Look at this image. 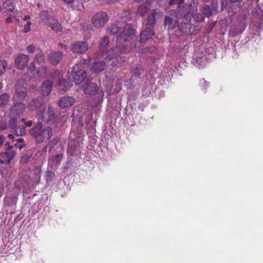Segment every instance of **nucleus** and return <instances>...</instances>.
Masks as SVG:
<instances>
[{
  "mask_svg": "<svg viewBox=\"0 0 263 263\" xmlns=\"http://www.w3.org/2000/svg\"><path fill=\"white\" fill-rule=\"evenodd\" d=\"M28 133L36 144H41L51 138L52 130L49 126H44L43 123L39 121L29 130Z\"/></svg>",
  "mask_w": 263,
  "mask_h": 263,
  "instance_id": "f257e3e1",
  "label": "nucleus"
},
{
  "mask_svg": "<svg viewBox=\"0 0 263 263\" xmlns=\"http://www.w3.org/2000/svg\"><path fill=\"white\" fill-rule=\"evenodd\" d=\"M130 50L131 47L124 45H117L115 47L108 49L103 59L110 61L111 63L109 65L111 66H119L120 64L125 61V57L120 56V54L129 52Z\"/></svg>",
  "mask_w": 263,
  "mask_h": 263,
  "instance_id": "f03ea898",
  "label": "nucleus"
},
{
  "mask_svg": "<svg viewBox=\"0 0 263 263\" xmlns=\"http://www.w3.org/2000/svg\"><path fill=\"white\" fill-rule=\"evenodd\" d=\"M108 32L114 35L117 33H120L117 37V42H125L132 38L134 35L136 30L130 24H126L123 29L117 25L111 24L107 28Z\"/></svg>",
  "mask_w": 263,
  "mask_h": 263,
  "instance_id": "7ed1b4c3",
  "label": "nucleus"
},
{
  "mask_svg": "<svg viewBox=\"0 0 263 263\" xmlns=\"http://www.w3.org/2000/svg\"><path fill=\"white\" fill-rule=\"evenodd\" d=\"M82 66L81 64H77L69 69L67 72L69 80L74 81L76 84H80L83 82L86 77V72Z\"/></svg>",
  "mask_w": 263,
  "mask_h": 263,
  "instance_id": "20e7f679",
  "label": "nucleus"
},
{
  "mask_svg": "<svg viewBox=\"0 0 263 263\" xmlns=\"http://www.w3.org/2000/svg\"><path fill=\"white\" fill-rule=\"evenodd\" d=\"M184 0H170L169 5L171 7H173L174 5H177V14L185 18L186 21L190 22L192 19V15L191 13L189 12L188 7H185L184 6H182Z\"/></svg>",
  "mask_w": 263,
  "mask_h": 263,
  "instance_id": "39448f33",
  "label": "nucleus"
},
{
  "mask_svg": "<svg viewBox=\"0 0 263 263\" xmlns=\"http://www.w3.org/2000/svg\"><path fill=\"white\" fill-rule=\"evenodd\" d=\"M107 21L108 16L103 11L96 13L92 18V24L97 28L103 27Z\"/></svg>",
  "mask_w": 263,
  "mask_h": 263,
  "instance_id": "423d86ee",
  "label": "nucleus"
},
{
  "mask_svg": "<svg viewBox=\"0 0 263 263\" xmlns=\"http://www.w3.org/2000/svg\"><path fill=\"white\" fill-rule=\"evenodd\" d=\"M8 126L11 132L17 136H24L26 134V129L24 127H18L17 124V119L14 117H11L9 120Z\"/></svg>",
  "mask_w": 263,
  "mask_h": 263,
  "instance_id": "0eeeda50",
  "label": "nucleus"
},
{
  "mask_svg": "<svg viewBox=\"0 0 263 263\" xmlns=\"http://www.w3.org/2000/svg\"><path fill=\"white\" fill-rule=\"evenodd\" d=\"M192 63L199 68H202L208 63V59L202 52H197L194 55Z\"/></svg>",
  "mask_w": 263,
  "mask_h": 263,
  "instance_id": "6e6552de",
  "label": "nucleus"
},
{
  "mask_svg": "<svg viewBox=\"0 0 263 263\" xmlns=\"http://www.w3.org/2000/svg\"><path fill=\"white\" fill-rule=\"evenodd\" d=\"M57 118L53 108L49 106L47 110H45L42 115L43 120L46 123L54 122Z\"/></svg>",
  "mask_w": 263,
  "mask_h": 263,
  "instance_id": "1a4fd4ad",
  "label": "nucleus"
},
{
  "mask_svg": "<svg viewBox=\"0 0 263 263\" xmlns=\"http://www.w3.org/2000/svg\"><path fill=\"white\" fill-rule=\"evenodd\" d=\"M241 0H227L226 2V7L228 13H235L242 7Z\"/></svg>",
  "mask_w": 263,
  "mask_h": 263,
  "instance_id": "9d476101",
  "label": "nucleus"
},
{
  "mask_svg": "<svg viewBox=\"0 0 263 263\" xmlns=\"http://www.w3.org/2000/svg\"><path fill=\"white\" fill-rule=\"evenodd\" d=\"M161 14V11L158 9H153L145 21V26L151 27L155 25L156 18Z\"/></svg>",
  "mask_w": 263,
  "mask_h": 263,
  "instance_id": "9b49d317",
  "label": "nucleus"
},
{
  "mask_svg": "<svg viewBox=\"0 0 263 263\" xmlns=\"http://www.w3.org/2000/svg\"><path fill=\"white\" fill-rule=\"evenodd\" d=\"M109 43V39L108 36H105L102 39L99 45L98 57L104 58L105 54H106L107 51L108 50H107V48L108 47Z\"/></svg>",
  "mask_w": 263,
  "mask_h": 263,
  "instance_id": "f8f14e48",
  "label": "nucleus"
},
{
  "mask_svg": "<svg viewBox=\"0 0 263 263\" xmlns=\"http://www.w3.org/2000/svg\"><path fill=\"white\" fill-rule=\"evenodd\" d=\"M25 105L22 102H16L13 103V105L11 107L10 112L11 115L20 116L25 111Z\"/></svg>",
  "mask_w": 263,
  "mask_h": 263,
  "instance_id": "ddd939ff",
  "label": "nucleus"
},
{
  "mask_svg": "<svg viewBox=\"0 0 263 263\" xmlns=\"http://www.w3.org/2000/svg\"><path fill=\"white\" fill-rule=\"evenodd\" d=\"M29 61L28 55L24 54L18 55L15 59V64L16 67L19 69H23L27 65Z\"/></svg>",
  "mask_w": 263,
  "mask_h": 263,
  "instance_id": "4468645a",
  "label": "nucleus"
},
{
  "mask_svg": "<svg viewBox=\"0 0 263 263\" xmlns=\"http://www.w3.org/2000/svg\"><path fill=\"white\" fill-rule=\"evenodd\" d=\"M16 153L14 151H6L0 153L2 164H9L11 161L14 158Z\"/></svg>",
  "mask_w": 263,
  "mask_h": 263,
  "instance_id": "2eb2a0df",
  "label": "nucleus"
},
{
  "mask_svg": "<svg viewBox=\"0 0 263 263\" xmlns=\"http://www.w3.org/2000/svg\"><path fill=\"white\" fill-rule=\"evenodd\" d=\"M63 54L61 51H55L48 55V60L52 65H58L62 59Z\"/></svg>",
  "mask_w": 263,
  "mask_h": 263,
  "instance_id": "dca6fc26",
  "label": "nucleus"
},
{
  "mask_svg": "<svg viewBox=\"0 0 263 263\" xmlns=\"http://www.w3.org/2000/svg\"><path fill=\"white\" fill-rule=\"evenodd\" d=\"M88 49L86 43L84 42H77L71 45V50L76 53H84Z\"/></svg>",
  "mask_w": 263,
  "mask_h": 263,
  "instance_id": "f3484780",
  "label": "nucleus"
},
{
  "mask_svg": "<svg viewBox=\"0 0 263 263\" xmlns=\"http://www.w3.org/2000/svg\"><path fill=\"white\" fill-rule=\"evenodd\" d=\"M83 89L86 94L92 95L99 91V88L95 83L87 82L85 84Z\"/></svg>",
  "mask_w": 263,
  "mask_h": 263,
  "instance_id": "a211bd4d",
  "label": "nucleus"
},
{
  "mask_svg": "<svg viewBox=\"0 0 263 263\" xmlns=\"http://www.w3.org/2000/svg\"><path fill=\"white\" fill-rule=\"evenodd\" d=\"M75 102L72 97H63L58 101L59 106L62 108L68 107L71 106Z\"/></svg>",
  "mask_w": 263,
  "mask_h": 263,
  "instance_id": "6ab92c4d",
  "label": "nucleus"
},
{
  "mask_svg": "<svg viewBox=\"0 0 263 263\" xmlns=\"http://www.w3.org/2000/svg\"><path fill=\"white\" fill-rule=\"evenodd\" d=\"M63 157V154L52 156L48 159V165L52 168L56 167L60 165Z\"/></svg>",
  "mask_w": 263,
  "mask_h": 263,
  "instance_id": "aec40b11",
  "label": "nucleus"
},
{
  "mask_svg": "<svg viewBox=\"0 0 263 263\" xmlns=\"http://www.w3.org/2000/svg\"><path fill=\"white\" fill-rule=\"evenodd\" d=\"M154 35V33L152 28L147 27L140 33V42H144L151 39Z\"/></svg>",
  "mask_w": 263,
  "mask_h": 263,
  "instance_id": "412c9836",
  "label": "nucleus"
},
{
  "mask_svg": "<svg viewBox=\"0 0 263 263\" xmlns=\"http://www.w3.org/2000/svg\"><path fill=\"white\" fill-rule=\"evenodd\" d=\"M106 67V63L103 61L95 62L91 67V70L95 73H99L104 70Z\"/></svg>",
  "mask_w": 263,
  "mask_h": 263,
  "instance_id": "4be33fe9",
  "label": "nucleus"
},
{
  "mask_svg": "<svg viewBox=\"0 0 263 263\" xmlns=\"http://www.w3.org/2000/svg\"><path fill=\"white\" fill-rule=\"evenodd\" d=\"M43 104V99L42 98H37L32 99L28 104V109L31 111H33L40 108Z\"/></svg>",
  "mask_w": 263,
  "mask_h": 263,
  "instance_id": "5701e85b",
  "label": "nucleus"
},
{
  "mask_svg": "<svg viewBox=\"0 0 263 263\" xmlns=\"http://www.w3.org/2000/svg\"><path fill=\"white\" fill-rule=\"evenodd\" d=\"M53 86V83L51 81H44L41 86V91L43 96H47L50 93Z\"/></svg>",
  "mask_w": 263,
  "mask_h": 263,
  "instance_id": "b1692460",
  "label": "nucleus"
},
{
  "mask_svg": "<svg viewBox=\"0 0 263 263\" xmlns=\"http://www.w3.org/2000/svg\"><path fill=\"white\" fill-rule=\"evenodd\" d=\"M26 96V92L25 91L20 90L16 87L15 93L13 97V103L16 102H21V101H23L25 99Z\"/></svg>",
  "mask_w": 263,
  "mask_h": 263,
  "instance_id": "393cba45",
  "label": "nucleus"
},
{
  "mask_svg": "<svg viewBox=\"0 0 263 263\" xmlns=\"http://www.w3.org/2000/svg\"><path fill=\"white\" fill-rule=\"evenodd\" d=\"M42 22L46 25H48L54 18L49 14L47 10L43 11L40 14Z\"/></svg>",
  "mask_w": 263,
  "mask_h": 263,
  "instance_id": "a878e982",
  "label": "nucleus"
},
{
  "mask_svg": "<svg viewBox=\"0 0 263 263\" xmlns=\"http://www.w3.org/2000/svg\"><path fill=\"white\" fill-rule=\"evenodd\" d=\"M143 70L144 69L141 65H136V66L131 67L130 72L132 77L135 78V79L139 78L140 75L143 72Z\"/></svg>",
  "mask_w": 263,
  "mask_h": 263,
  "instance_id": "bb28decb",
  "label": "nucleus"
},
{
  "mask_svg": "<svg viewBox=\"0 0 263 263\" xmlns=\"http://www.w3.org/2000/svg\"><path fill=\"white\" fill-rule=\"evenodd\" d=\"M177 23V21L173 19L171 17L169 16L165 17L164 24L165 27H167L168 30L174 29Z\"/></svg>",
  "mask_w": 263,
  "mask_h": 263,
  "instance_id": "cd10ccee",
  "label": "nucleus"
},
{
  "mask_svg": "<svg viewBox=\"0 0 263 263\" xmlns=\"http://www.w3.org/2000/svg\"><path fill=\"white\" fill-rule=\"evenodd\" d=\"M17 201V196H7L4 199V205L5 206H11L15 205Z\"/></svg>",
  "mask_w": 263,
  "mask_h": 263,
  "instance_id": "c85d7f7f",
  "label": "nucleus"
},
{
  "mask_svg": "<svg viewBox=\"0 0 263 263\" xmlns=\"http://www.w3.org/2000/svg\"><path fill=\"white\" fill-rule=\"evenodd\" d=\"M178 30L183 33H191V25L187 23H180L177 25Z\"/></svg>",
  "mask_w": 263,
  "mask_h": 263,
  "instance_id": "c756f323",
  "label": "nucleus"
},
{
  "mask_svg": "<svg viewBox=\"0 0 263 263\" xmlns=\"http://www.w3.org/2000/svg\"><path fill=\"white\" fill-rule=\"evenodd\" d=\"M150 4L148 3H145L141 4L138 8L137 15L142 17L144 16L149 9Z\"/></svg>",
  "mask_w": 263,
  "mask_h": 263,
  "instance_id": "7c9ffc66",
  "label": "nucleus"
},
{
  "mask_svg": "<svg viewBox=\"0 0 263 263\" xmlns=\"http://www.w3.org/2000/svg\"><path fill=\"white\" fill-rule=\"evenodd\" d=\"M80 147L79 142L76 141H71L69 144L67 148V152L71 156L74 155V152L78 150Z\"/></svg>",
  "mask_w": 263,
  "mask_h": 263,
  "instance_id": "2f4dec72",
  "label": "nucleus"
},
{
  "mask_svg": "<svg viewBox=\"0 0 263 263\" xmlns=\"http://www.w3.org/2000/svg\"><path fill=\"white\" fill-rule=\"evenodd\" d=\"M57 85L59 87L63 86L62 90L64 92L67 91L72 86L71 82H66L63 78H60L57 82Z\"/></svg>",
  "mask_w": 263,
  "mask_h": 263,
  "instance_id": "473e14b6",
  "label": "nucleus"
},
{
  "mask_svg": "<svg viewBox=\"0 0 263 263\" xmlns=\"http://www.w3.org/2000/svg\"><path fill=\"white\" fill-rule=\"evenodd\" d=\"M47 26L56 32H60L62 31V25L58 20L54 18L52 20V21Z\"/></svg>",
  "mask_w": 263,
  "mask_h": 263,
  "instance_id": "72a5a7b5",
  "label": "nucleus"
},
{
  "mask_svg": "<svg viewBox=\"0 0 263 263\" xmlns=\"http://www.w3.org/2000/svg\"><path fill=\"white\" fill-rule=\"evenodd\" d=\"M69 7L73 9L82 10L84 9L83 0H71Z\"/></svg>",
  "mask_w": 263,
  "mask_h": 263,
  "instance_id": "f704fd0d",
  "label": "nucleus"
},
{
  "mask_svg": "<svg viewBox=\"0 0 263 263\" xmlns=\"http://www.w3.org/2000/svg\"><path fill=\"white\" fill-rule=\"evenodd\" d=\"M48 147V145H46L43 149L39 150L35 155V159H37L38 158L41 161L45 160Z\"/></svg>",
  "mask_w": 263,
  "mask_h": 263,
  "instance_id": "c9c22d12",
  "label": "nucleus"
},
{
  "mask_svg": "<svg viewBox=\"0 0 263 263\" xmlns=\"http://www.w3.org/2000/svg\"><path fill=\"white\" fill-rule=\"evenodd\" d=\"M201 10L204 16L210 17L212 15V10L210 6L208 5H203Z\"/></svg>",
  "mask_w": 263,
  "mask_h": 263,
  "instance_id": "e433bc0d",
  "label": "nucleus"
},
{
  "mask_svg": "<svg viewBox=\"0 0 263 263\" xmlns=\"http://www.w3.org/2000/svg\"><path fill=\"white\" fill-rule=\"evenodd\" d=\"M32 156V153L30 151H28L26 153L24 154L20 159V163L26 164L29 162Z\"/></svg>",
  "mask_w": 263,
  "mask_h": 263,
  "instance_id": "4c0bfd02",
  "label": "nucleus"
},
{
  "mask_svg": "<svg viewBox=\"0 0 263 263\" xmlns=\"http://www.w3.org/2000/svg\"><path fill=\"white\" fill-rule=\"evenodd\" d=\"M9 96L8 93H4L0 95V107L5 106L8 102Z\"/></svg>",
  "mask_w": 263,
  "mask_h": 263,
  "instance_id": "58836bf2",
  "label": "nucleus"
},
{
  "mask_svg": "<svg viewBox=\"0 0 263 263\" xmlns=\"http://www.w3.org/2000/svg\"><path fill=\"white\" fill-rule=\"evenodd\" d=\"M3 6L7 9V11L12 12L14 10L13 4L10 0H6L3 4Z\"/></svg>",
  "mask_w": 263,
  "mask_h": 263,
  "instance_id": "ea45409f",
  "label": "nucleus"
},
{
  "mask_svg": "<svg viewBox=\"0 0 263 263\" xmlns=\"http://www.w3.org/2000/svg\"><path fill=\"white\" fill-rule=\"evenodd\" d=\"M34 60L39 64L44 63L45 62L44 54L42 51L36 53L35 55Z\"/></svg>",
  "mask_w": 263,
  "mask_h": 263,
  "instance_id": "a19ab883",
  "label": "nucleus"
},
{
  "mask_svg": "<svg viewBox=\"0 0 263 263\" xmlns=\"http://www.w3.org/2000/svg\"><path fill=\"white\" fill-rule=\"evenodd\" d=\"M191 14L192 15V18L193 17L197 22H201L203 21L204 20L205 16H204L203 13L202 14L201 13H197L195 14L194 15L192 14Z\"/></svg>",
  "mask_w": 263,
  "mask_h": 263,
  "instance_id": "79ce46f5",
  "label": "nucleus"
},
{
  "mask_svg": "<svg viewBox=\"0 0 263 263\" xmlns=\"http://www.w3.org/2000/svg\"><path fill=\"white\" fill-rule=\"evenodd\" d=\"M55 178V174L50 171H47L46 172V179L47 181L48 182H51L53 180V179Z\"/></svg>",
  "mask_w": 263,
  "mask_h": 263,
  "instance_id": "37998d69",
  "label": "nucleus"
},
{
  "mask_svg": "<svg viewBox=\"0 0 263 263\" xmlns=\"http://www.w3.org/2000/svg\"><path fill=\"white\" fill-rule=\"evenodd\" d=\"M7 67V63L5 60L0 61V75L2 74L4 71Z\"/></svg>",
  "mask_w": 263,
  "mask_h": 263,
  "instance_id": "c03bdc74",
  "label": "nucleus"
},
{
  "mask_svg": "<svg viewBox=\"0 0 263 263\" xmlns=\"http://www.w3.org/2000/svg\"><path fill=\"white\" fill-rule=\"evenodd\" d=\"M59 141V139L58 138H53L51 139L50 141H49L48 144H47L48 145V147H49V150L50 151L53 146L58 143Z\"/></svg>",
  "mask_w": 263,
  "mask_h": 263,
  "instance_id": "a18cd8bd",
  "label": "nucleus"
},
{
  "mask_svg": "<svg viewBox=\"0 0 263 263\" xmlns=\"http://www.w3.org/2000/svg\"><path fill=\"white\" fill-rule=\"evenodd\" d=\"M31 22L28 21L27 24L24 26V28L22 30L23 33H27L30 30Z\"/></svg>",
  "mask_w": 263,
  "mask_h": 263,
  "instance_id": "49530a36",
  "label": "nucleus"
},
{
  "mask_svg": "<svg viewBox=\"0 0 263 263\" xmlns=\"http://www.w3.org/2000/svg\"><path fill=\"white\" fill-rule=\"evenodd\" d=\"M200 85L203 88V89H205L209 86V83H208L204 79H202L200 81Z\"/></svg>",
  "mask_w": 263,
  "mask_h": 263,
  "instance_id": "de8ad7c7",
  "label": "nucleus"
},
{
  "mask_svg": "<svg viewBox=\"0 0 263 263\" xmlns=\"http://www.w3.org/2000/svg\"><path fill=\"white\" fill-rule=\"evenodd\" d=\"M13 148V145H11L10 142H6L5 144V149L7 151H12V148Z\"/></svg>",
  "mask_w": 263,
  "mask_h": 263,
  "instance_id": "09e8293b",
  "label": "nucleus"
},
{
  "mask_svg": "<svg viewBox=\"0 0 263 263\" xmlns=\"http://www.w3.org/2000/svg\"><path fill=\"white\" fill-rule=\"evenodd\" d=\"M35 49V47L32 45H29L26 47L27 52L29 53H32Z\"/></svg>",
  "mask_w": 263,
  "mask_h": 263,
  "instance_id": "8fccbe9b",
  "label": "nucleus"
},
{
  "mask_svg": "<svg viewBox=\"0 0 263 263\" xmlns=\"http://www.w3.org/2000/svg\"><path fill=\"white\" fill-rule=\"evenodd\" d=\"M33 125V122L32 120L27 121L25 123V125H23L21 127H24V129H26V127H31Z\"/></svg>",
  "mask_w": 263,
  "mask_h": 263,
  "instance_id": "3c124183",
  "label": "nucleus"
},
{
  "mask_svg": "<svg viewBox=\"0 0 263 263\" xmlns=\"http://www.w3.org/2000/svg\"><path fill=\"white\" fill-rule=\"evenodd\" d=\"M28 69L30 72H33L35 71V65L34 63L31 62V63H30V64L28 66Z\"/></svg>",
  "mask_w": 263,
  "mask_h": 263,
  "instance_id": "603ef678",
  "label": "nucleus"
},
{
  "mask_svg": "<svg viewBox=\"0 0 263 263\" xmlns=\"http://www.w3.org/2000/svg\"><path fill=\"white\" fill-rule=\"evenodd\" d=\"M7 127V124L4 122H0V131L5 129Z\"/></svg>",
  "mask_w": 263,
  "mask_h": 263,
  "instance_id": "864d4df0",
  "label": "nucleus"
},
{
  "mask_svg": "<svg viewBox=\"0 0 263 263\" xmlns=\"http://www.w3.org/2000/svg\"><path fill=\"white\" fill-rule=\"evenodd\" d=\"M100 97H99V100L101 102H102L103 100V96H104V92L103 91H101L100 93Z\"/></svg>",
  "mask_w": 263,
  "mask_h": 263,
  "instance_id": "5fc2aeb1",
  "label": "nucleus"
},
{
  "mask_svg": "<svg viewBox=\"0 0 263 263\" xmlns=\"http://www.w3.org/2000/svg\"><path fill=\"white\" fill-rule=\"evenodd\" d=\"M63 2L68 5L69 6L71 5V0H62Z\"/></svg>",
  "mask_w": 263,
  "mask_h": 263,
  "instance_id": "6e6d98bb",
  "label": "nucleus"
},
{
  "mask_svg": "<svg viewBox=\"0 0 263 263\" xmlns=\"http://www.w3.org/2000/svg\"><path fill=\"white\" fill-rule=\"evenodd\" d=\"M212 6L214 9H216L217 8V3H215L214 0L212 1Z\"/></svg>",
  "mask_w": 263,
  "mask_h": 263,
  "instance_id": "4d7b16f0",
  "label": "nucleus"
},
{
  "mask_svg": "<svg viewBox=\"0 0 263 263\" xmlns=\"http://www.w3.org/2000/svg\"><path fill=\"white\" fill-rule=\"evenodd\" d=\"M25 145L26 144L25 143H21V144H18V148L19 149H22L25 146Z\"/></svg>",
  "mask_w": 263,
  "mask_h": 263,
  "instance_id": "13d9d810",
  "label": "nucleus"
},
{
  "mask_svg": "<svg viewBox=\"0 0 263 263\" xmlns=\"http://www.w3.org/2000/svg\"><path fill=\"white\" fill-rule=\"evenodd\" d=\"M16 141L19 143H24V140L22 138H19L16 139Z\"/></svg>",
  "mask_w": 263,
  "mask_h": 263,
  "instance_id": "bf43d9fd",
  "label": "nucleus"
},
{
  "mask_svg": "<svg viewBox=\"0 0 263 263\" xmlns=\"http://www.w3.org/2000/svg\"><path fill=\"white\" fill-rule=\"evenodd\" d=\"M221 10H223L226 7V5H224V1L225 0H221Z\"/></svg>",
  "mask_w": 263,
  "mask_h": 263,
  "instance_id": "052dcab7",
  "label": "nucleus"
},
{
  "mask_svg": "<svg viewBox=\"0 0 263 263\" xmlns=\"http://www.w3.org/2000/svg\"><path fill=\"white\" fill-rule=\"evenodd\" d=\"M5 21L6 23H10L12 22V19L10 17H7L6 19H5Z\"/></svg>",
  "mask_w": 263,
  "mask_h": 263,
  "instance_id": "680f3d73",
  "label": "nucleus"
},
{
  "mask_svg": "<svg viewBox=\"0 0 263 263\" xmlns=\"http://www.w3.org/2000/svg\"><path fill=\"white\" fill-rule=\"evenodd\" d=\"M30 16H29V15H25V16L23 17V20L24 21H26V20H28V19L30 18Z\"/></svg>",
  "mask_w": 263,
  "mask_h": 263,
  "instance_id": "e2e57ef3",
  "label": "nucleus"
},
{
  "mask_svg": "<svg viewBox=\"0 0 263 263\" xmlns=\"http://www.w3.org/2000/svg\"><path fill=\"white\" fill-rule=\"evenodd\" d=\"M59 46H60V47H62V48H63V47H64L65 49L66 48V45H63V44H62V43H60L59 44Z\"/></svg>",
  "mask_w": 263,
  "mask_h": 263,
  "instance_id": "0e129e2a",
  "label": "nucleus"
},
{
  "mask_svg": "<svg viewBox=\"0 0 263 263\" xmlns=\"http://www.w3.org/2000/svg\"><path fill=\"white\" fill-rule=\"evenodd\" d=\"M21 122H22V123H24V124H23V125H25V122H26V121H26V119H25V118H22V119H21Z\"/></svg>",
  "mask_w": 263,
  "mask_h": 263,
  "instance_id": "69168bd1",
  "label": "nucleus"
},
{
  "mask_svg": "<svg viewBox=\"0 0 263 263\" xmlns=\"http://www.w3.org/2000/svg\"><path fill=\"white\" fill-rule=\"evenodd\" d=\"M198 3V0H193V3L194 5H196Z\"/></svg>",
  "mask_w": 263,
  "mask_h": 263,
  "instance_id": "338daca9",
  "label": "nucleus"
},
{
  "mask_svg": "<svg viewBox=\"0 0 263 263\" xmlns=\"http://www.w3.org/2000/svg\"><path fill=\"white\" fill-rule=\"evenodd\" d=\"M18 144L16 142V143H14V145H13V147L14 146L16 148H18Z\"/></svg>",
  "mask_w": 263,
  "mask_h": 263,
  "instance_id": "774afa93",
  "label": "nucleus"
}]
</instances>
